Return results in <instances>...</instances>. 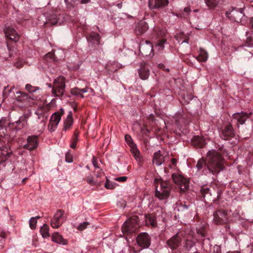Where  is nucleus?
I'll return each mask as SVG.
<instances>
[{"instance_id":"1","label":"nucleus","mask_w":253,"mask_h":253,"mask_svg":"<svg viewBox=\"0 0 253 253\" xmlns=\"http://www.w3.org/2000/svg\"><path fill=\"white\" fill-rule=\"evenodd\" d=\"M223 158L219 152L214 150H210L207 153L206 160L203 158L199 159L196 168L198 170H201L207 166L210 172L216 174L223 169Z\"/></svg>"},{"instance_id":"2","label":"nucleus","mask_w":253,"mask_h":253,"mask_svg":"<svg viewBox=\"0 0 253 253\" xmlns=\"http://www.w3.org/2000/svg\"><path fill=\"white\" fill-rule=\"evenodd\" d=\"M156 196L161 200L167 198L169 196L170 187L169 183L161 179L155 180Z\"/></svg>"},{"instance_id":"3","label":"nucleus","mask_w":253,"mask_h":253,"mask_svg":"<svg viewBox=\"0 0 253 253\" xmlns=\"http://www.w3.org/2000/svg\"><path fill=\"white\" fill-rule=\"evenodd\" d=\"M65 86V77L59 76L54 80L53 83L51 91L52 95L55 97L62 96L64 93Z\"/></svg>"},{"instance_id":"4","label":"nucleus","mask_w":253,"mask_h":253,"mask_svg":"<svg viewBox=\"0 0 253 253\" xmlns=\"http://www.w3.org/2000/svg\"><path fill=\"white\" fill-rule=\"evenodd\" d=\"M229 217L227 211L219 210L213 213V222L216 224H224L229 222Z\"/></svg>"},{"instance_id":"5","label":"nucleus","mask_w":253,"mask_h":253,"mask_svg":"<svg viewBox=\"0 0 253 253\" xmlns=\"http://www.w3.org/2000/svg\"><path fill=\"white\" fill-rule=\"evenodd\" d=\"M138 227L137 218L134 217L126 220L122 226V230L124 234H129L136 231Z\"/></svg>"},{"instance_id":"6","label":"nucleus","mask_w":253,"mask_h":253,"mask_svg":"<svg viewBox=\"0 0 253 253\" xmlns=\"http://www.w3.org/2000/svg\"><path fill=\"white\" fill-rule=\"evenodd\" d=\"M64 211L59 210L54 214L51 220V226L54 228H58L65 221L66 217L64 216Z\"/></svg>"},{"instance_id":"7","label":"nucleus","mask_w":253,"mask_h":253,"mask_svg":"<svg viewBox=\"0 0 253 253\" xmlns=\"http://www.w3.org/2000/svg\"><path fill=\"white\" fill-rule=\"evenodd\" d=\"M200 191L202 197L206 203L208 201H213L214 199L212 198L213 195H215L217 193V192L211 186L210 187L203 186L201 187Z\"/></svg>"},{"instance_id":"8","label":"nucleus","mask_w":253,"mask_h":253,"mask_svg":"<svg viewBox=\"0 0 253 253\" xmlns=\"http://www.w3.org/2000/svg\"><path fill=\"white\" fill-rule=\"evenodd\" d=\"M235 132L231 124H228L223 126L220 131V137L225 140H227L235 136Z\"/></svg>"},{"instance_id":"9","label":"nucleus","mask_w":253,"mask_h":253,"mask_svg":"<svg viewBox=\"0 0 253 253\" xmlns=\"http://www.w3.org/2000/svg\"><path fill=\"white\" fill-rule=\"evenodd\" d=\"M172 178L174 182L177 184L181 189L184 190L189 187L188 180L181 175L178 173H174L172 175Z\"/></svg>"},{"instance_id":"10","label":"nucleus","mask_w":253,"mask_h":253,"mask_svg":"<svg viewBox=\"0 0 253 253\" xmlns=\"http://www.w3.org/2000/svg\"><path fill=\"white\" fill-rule=\"evenodd\" d=\"M249 117L250 115L243 111L235 113L232 115L233 120L235 121L238 127H239L240 125H244Z\"/></svg>"},{"instance_id":"11","label":"nucleus","mask_w":253,"mask_h":253,"mask_svg":"<svg viewBox=\"0 0 253 253\" xmlns=\"http://www.w3.org/2000/svg\"><path fill=\"white\" fill-rule=\"evenodd\" d=\"M136 241L138 246L143 248H147L151 244V238L145 232L140 234L136 238Z\"/></svg>"},{"instance_id":"12","label":"nucleus","mask_w":253,"mask_h":253,"mask_svg":"<svg viewBox=\"0 0 253 253\" xmlns=\"http://www.w3.org/2000/svg\"><path fill=\"white\" fill-rule=\"evenodd\" d=\"M226 16L231 21L239 22L244 16L242 11L234 8L231 11H227L225 13Z\"/></svg>"},{"instance_id":"13","label":"nucleus","mask_w":253,"mask_h":253,"mask_svg":"<svg viewBox=\"0 0 253 253\" xmlns=\"http://www.w3.org/2000/svg\"><path fill=\"white\" fill-rule=\"evenodd\" d=\"M4 32L6 37L9 38L10 40L15 42H17L19 41L20 36L11 26H8L5 27L4 29Z\"/></svg>"},{"instance_id":"14","label":"nucleus","mask_w":253,"mask_h":253,"mask_svg":"<svg viewBox=\"0 0 253 253\" xmlns=\"http://www.w3.org/2000/svg\"><path fill=\"white\" fill-rule=\"evenodd\" d=\"M181 241V237L179 233H177L167 241V244L172 250H174L178 247Z\"/></svg>"},{"instance_id":"15","label":"nucleus","mask_w":253,"mask_h":253,"mask_svg":"<svg viewBox=\"0 0 253 253\" xmlns=\"http://www.w3.org/2000/svg\"><path fill=\"white\" fill-rule=\"evenodd\" d=\"M153 50L152 44L147 41L145 43H141L139 46V51L144 56L150 55Z\"/></svg>"},{"instance_id":"16","label":"nucleus","mask_w":253,"mask_h":253,"mask_svg":"<svg viewBox=\"0 0 253 253\" xmlns=\"http://www.w3.org/2000/svg\"><path fill=\"white\" fill-rule=\"evenodd\" d=\"M38 145V136L37 135L30 136L27 138V143L24 145V148L31 150L37 147Z\"/></svg>"},{"instance_id":"17","label":"nucleus","mask_w":253,"mask_h":253,"mask_svg":"<svg viewBox=\"0 0 253 253\" xmlns=\"http://www.w3.org/2000/svg\"><path fill=\"white\" fill-rule=\"evenodd\" d=\"M168 0H149V6L151 9H156L166 6L168 4Z\"/></svg>"},{"instance_id":"18","label":"nucleus","mask_w":253,"mask_h":253,"mask_svg":"<svg viewBox=\"0 0 253 253\" xmlns=\"http://www.w3.org/2000/svg\"><path fill=\"white\" fill-rule=\"evenodd\" d=\"M165 162V157L161 154L160 150L154 153L153 163L157 166L161 165Z\"/></svg>"},{"instance_id":"19","label":"nucleus","mask_w":253,"mask_h":253,"mask_svg":"<svg viewBox=\"0 0 253 253\" xmlns=\"http://www.w3.org/2000/svg\"><path fill=\"white\" fill-rule=\"evenodd\" d=\"M148 28L147 24L144 21L138 22L135 28V32L137 35H141L144 33Z\"/></svg>"},{"instance_id":"20","label":"nucleus","mask_w":253,"mask_h":253,"mask_svg":"<svg viewBox=\"0 0 253 253\" xmlns=\"http://www.w3.org/2000/svg\"><path fill=\"white\" fill-rule=\"evenodd\" d=\"M52 241L55 243L62 245H66L68 244V241L64 239L62 236L60 235L58 233H54L52 235Z\"/></svg>"},{"instance_id":"21","label":"nucleus","mask_w":253,"mask_h":253,"mask_svg":"<svg viewBox=\"0 0 253 253\" xmlns=\"http://www.w3.org/2000/svg\"><path fill=\"white\" fill-rule=\"evenodd\" d=\"M138 73L141 79L146 80L149 76V69L145 65H141L140 68L138 70Z\"/></svg>"},{"instance_id":"22","label":"nucleus","mask_w":253,"mask_h":253,"mask_svg":"<svg viewBox=\"0 0 253 253\" xmlns=\"http://www.w3.org/2000/svg\"><path fill=\"white\" fill-rule=\"evenodd\" d=\"M146 224L153 227L157 226L156 217L154 213L148 214L145 215Z\"/></svg>"},{"instance_id":"23","label":"nucleus","mask_w":253,"mask_h":253,"mask_svg":"<svg viewBox=\"0 0 253 253\" xmlns=\"http://www.w3.org/2000/svg\"><path fill=\"white\" fill-rule=\"evenodd\" d=\"M73 123V119L72 117V112H69V114L64 122V126L63 129L65 131H66L69 129Z\"/></svg>"},{"instance_id":"24","label":"nucleus","mask_w":253,"mask_h":253,"mask_svg":"<svg viewBox=\"0 0 253 253\" xmlns=\"http://www.w3.org/2000/svg\"><path fill=\"white\" fill-rule=\"evenodd\" d=\"M192 143L195 146L202 147L205 144V140L203 137L196 135L194 136L192 139Z\"/></svg>"},{"instance_id":"25","label":"nucleus","mask_w":253,"mask_h":253,"mask_svg":"<svg viewBox=\"0 0 253 253\" xmlns=\"http://www.w3.org/2000/svg\"><path fill=\"white\" fill-rule=\"evenodd\" d=\"M196 58L199 62H206L208 58V52L205 50L200 48L199 55Z\"/></svg>"},{"instance_id":"26","label":"nucleus","mask_w":253,"mask_h":253,"mask_svg":"<svg viewBox=\"0 0 253 253\" xmlns=\"http://www.w3.org/2000/svg\"><path fill=\"white\" fill-rule=\"evenodd\" d=\"M15 124L16 125V127H17L18 129L23 128L26 124V117L25 116L20 117L19 120L15 122Z\"/></svg>"},{"instance_id":"27","label":"nucleus","mask_w":253,"mask_h":253,"mask_svg":"<svg viewBox=\"0 0 253 253\" xmlns=\"http://www.w3.org/2000/svg\"><path fill=\"white\" fill-rule=\"evenodd\" d=\"M40 232L43 238H46L49 237V227L46 225L44 224L42 226L40 229Z\"/></svg>"},{"instance_id":"28","label":"nucleus","mask_w":253,"mask_h":253,"mask_svg":"<svg viewBox=\"0 0 253 253\" xmlns=\"http://www.w3.org/2000/svg\"><path fill=\"white\" fill-rule=\"evenodd\" d=\"M62 113L58 112L54 113L50 118V121L55 124H58L61 118Z\"/></svg>"},{"instance_id":"29","label":"nucleus","mask_w":253,"mask_h":253,"mask_svg":"<svg viewBox=\"0 0 253 253\" xmlns=\"http://www.w3.org/2000/svg\"><path fill=\"white\" fill-rule=\"evenodd\" d=\"M38 120L40 123L41 127L42 128H44L47 120V116L43 114H41L38 117Z\"/></svg>"},{"instance_id":"30","label":"nucleus","mask_w":253,"mask_h":253,"mask_svg":"<svg viewBox=\"0 0 253 253\" xmlns=\"http://www.w3.org/2000/svg\"><path fill=\"white\" fill-rule=\"evenodd\" d=\"M86 181L88 184L92 185H100L101 184V181L95 180L91 175L87 177Z\"/></svg>"},{"instance_id":"31","label":"nucleus","mask_w":253,"mask_h":253,"mask_svg":"<svg viewBox=\"0 0 253 253\" xmlns=\"http://www.w3.org/2000/svg\"><path fill=\"white\" fill-rule=\"evenodd\" d=\"M79 133V132L77 130H76L74 132L73 138L72 139V143L70 145L72 148L75 149L76 147L77 142L78 141Z\"/></svg>"},{"instance_id":"32","label":"nucleus","mask_w":253,"mask_h":253,"mask_svg":"<svg viewBox=\"0 0 253 253\" xmlns=\"http://www.w3.org/2000/svg\"><path fill=\"white\" fill-rule=\"evenodd\" d=\"M194 245L195 243L193 241L187 240L184 245V248L188 252H190L194 248Z\"/></svg>"},{"instance_id":"33","label":"nucleus","mask_w":253,"mask_h":253,"mask_svg":"<svg viewBox=\"0 0 253 253\" xmlns=\"http://www.w3.org/2000/svg\"><path fill=\"white\" fill-rule=\"evenodd\" d=\"M205 1L207 5L210 8L215 7L219 2V0H205Z\"/></svg>"},{"instance_id":"34","label":"nucleus","mask_w":253,"mask_h":253,"mask_svg":"<svg viewBox=\"0 0 253 253\" xmlns=\"http://www.w3.org/2000/svg\"><path fill=\"white\" fill-rule=\"evenodd\" d=\"M125 140L127 143V144L131 148H136V145L133 141V140L130 136V135L128 134H126L125 137Z\"/></svg>"},{"instance_id":"35","label":"nucleus","mask_w":253,"mask_h":253,"mask_svg":"<svg viewBox=\"0 0 253 253\" xmlns=\"http://www.w3.org/2000/svg\"><path fill=\"white\" fill-rule=\"evenodd\" d=\"M232 216L234 219H232V220L236 221L239 220L241 217L240 210L239 209H236L232 213Z\"/></svg>"},{"instance_id":"36","label":"nucleus","mask_w":253,"mask_h":253,"mask_svg":"<svg viewBox=\"0 0 253 253\" xmlns=\"http://www.w3.org/2000/svg\"><path fill=\"white\" fill-rule=\"evenodd\" d=\"M116 184L112 181H110L107 178L106 182L105 184V187L108 189H114L116 187Z\"/></svg>"},{"instance_id":"37","label":"nucleus","mask_w":253,"mask_h":253,"mask_svg":"<svg viewBox=\"0 0 253 253\" xmlns=\"http://www.w3.org/2000/svg\"><path fill=\"white\" fill-rule=\"evenodd\" d=\"M133 153H134V157L137 161L138 162L139 164L141 163V159L140 156L139 152L138 150L136 148H133Z\"/></svg>"},{"instance_id":"38","label":"nucleus","mask_w":253,"mask_h":253,"mask_svg":"<svg viewBox=\"0 0 253 253\" xmlns=\"http://www.w3.org/2000/svg\"><path fill=\"white\" fill-rule=\"evenodd\" d=\"M37 223V220H36V218L35 217H32L30 218L29 220V225L30 227L32 229H34L36 227V224Z\"/></svg>"},{"instance_id":"39","label":"nucleus","mask_w":253,"mask_h":253,"mask_svg":"<svg viewBox=\"0 0 253 253\" xmlns=\"http://www.w3.org/2000/svg\"><path fill=\"white\" fill-rule=\"evenodd\" d=\"M57 125V124H55V123L52 122V121L50 120L48 126V129L50 132H53L56 128Z\"/></svg>"},{"instance_id":"40","label":"nucleus","mask_w":253,"mask_h":253,"mask_svg":"<svg viewBox=\"0 0 253 253\" xmlns=\"http://www.w3.org/2000/svg\"><path fill=\"white\" fill-rule=\"evenodd\" d=\"M167 40L166 39H162L160 40L157 44V46L159 47V49H163L164 48V44L166 43Z\"/></svg>"},{"instance_id":"41","label":"nucleus","mask_w":253,"mask_h":253,"mask_svg":"<svg viewBox=\"0 0 253 253\" xmlns=\"http://www.w3.org/2000/svg\"><path fill=\"white\" fill-rule=\"evenodd\" d=\"M89 224V223L88 222H84L83 223H81L77 227V229L79 230L82 231L85 229L87 226Z\"/></svg>"},{"instance_id":"42","label":"nucleus","mask_w":253,"mask_h":253,"mask_svg":"<svg viewBox=\"0 0 253 253\" xmlns=\"http://www.w3.org/2000/svg\"><path fill=\"white\" fill-rule=\"evenodd\" d=\"M26 89L30 92H35L37 88L35 86H32L31 84H27L25 86Z\"/></svg>"},{"instance_id":"43","label":"nucleus","mask_w":253,"mask_h":253,"mask_svg":"<svg viewBox=\"0 0 253 253\" xmlns=\"http://www.w3.org/2000/svg\"><path fill=\"white\" fill-rule=\"evenodd\" d=\"M6 128L1 125H0V137H4L6 136Z\"/></svg>"},{"instance_id":"44","label":"nucleus","mask_w":253,"mask_h":253,"mask_svg":"<svg viewBox=\"0 0 253 253\" xmlns=\"http://www.w3.org/2000/svg\"><path fill=\"white\" fill-rule=\"evenodd\" d=\"M49 22L51 25H55L57 23V16L55 15H53L51 16V18L49 19Z\"/></svg>"},{"instance_id":"45","label":"nucleus","mask_w":253,"mask_h":253,"mask_svg":"<svg viewBox=\"0 0 253 253\" xmlns=\"http://www.w3.org/2000/svg\"><path fill=\"white\" fill-rule=\"evenodd\" d=\"M21 96H18L17 98V100L18 101H24L25 99H27L28 95L25 93H21Z\"/></svg>"},{"instance_id":"46","label":"nucleus","mask_w":253,"mask_h":253,"mask_svg":"<svg viewBox=\"0 0 253 253\" xmlns=\"http://www.w3.org/2000/svg\"><path fill=\"white\" fill-rule=\"evenodd\" d=\"M127 179V177L126 176H121L117 178H115L114 179L115 180L119 181V182H124L126 181Z\"/></svg>"},{"instance_id":"47","label":"nucleus","mask_w":253,"mask_h":253,"mask_svg":"<svg viewBox=\"0 0 253 253\" xmlns=\"http://www.w3.org/2000/svg\"><path fill=\"white\" fill-rule=\"evenodd\" d=\"M71 92L72 94L75 95L80 94V91H79V89L78 88H73L71 90Z\"/></svg>"},{"instance_id":"48","label":"nucleus","mask_w":253,"mask_h":253,"mask_svg":"<svg viewBox=\"0 0 253 253\" xmlns=\"http://www.w3.org/2000/svg\"><path fill=\"white\" fill-rule=\"evenodd\" d=\"M45 58L46 59L49 58L50 59H51V60L53 59V58H54V53L51 52H48V53H47L45 55Z\"/></svg>"},{"instance_id":"49","label":"nucleus","mask_w":253,"mask_h":253,"mask_svg":"<svg viewBox=\"0 0 253 253\" xmlns=\"http://www.w3.org/2000/svg\"><path fill=\"white\" fill-rule=\"evenodd\" d=\"M92 37V38L96 40L98 42H99L100 37L98 34L94 33Z\"/></svg>"},{"instance_id":"50","label":"nucleus","mask_w":253,"mask_h":253,"mask_svg":"<svg viewBox=\"0 0 253 253\" xmlns=\"http://www.w3.org/2000/svg\"><path fill=\"white\" fill-rule=\"evenodd\" d=\"M92 162V164H93V165L94 167V168L95 169H99V167L97 166V160L95 158V157H93Z\"/></svg>"},{"instance_id":"51","label":"nucleus","mask_w":253,"mask_h":253,"mask_svg":"<svg viewBox=\"0 0 253 253\" xmlns=\"http://www.w3.org/2000/svg\"><path fill=\"white\" fill-rule=\"evenodd\" d=\"M66 161L68 163H71L73 161L71 156L69 154H66Z\"/></svg>"},{"instance_id":"52","label":"nucleus","mask_w":253,"mask_h":253,"mask_svg":"<svg viewBox=\"0 0 253 253\" xmlns=\"http://www.w3.org/2000/svg\"><path fill=\"white\" fill-rule=\"evenodd\" d=\"M103 174H104V173L102 171V169H99L97 171V174H96V176L97 177H101L103 176Z\"/></svg>"},{"instance_id":"53","label":"nucleus","mask_w":253,"mask_h":253,"mask_svg":"<svg viewBox=\"0 0 253 253\" xmlns=\"http://www.w3.org/2000/svg\"><path fill=\"white\" fill-rule=\"evenodd\" d=\"M23 63L21 61L17 62L14 64V66L18 68H21L23 66Z\"/></svg>"},{"instance_id":"54","label":"nucleus","mask_w":253,"mask_h":253,"mask_svg":"<svg viewBox=\"0 0 253 253\" xmlns=\"http://www.w3.org/2000/svg\"><path fill=\"white\" fill-rule=\"evenodd\" d=\"M159 68L162 69L167 72L169 71V69L168 68H166L165 65L163 64H160L159 65Z\"/></svg>"},{"instance_id":"55","label":"nucleus","mask_w":253,"mask_h":253,"mask_svg":"<svg viewBox=\"0 0 253 253\" xmlns=\"http://www.w3.org/2000/svg\"><path fill=\"white\" fill-rule=\"evenodd\" d=\"M79 91H80V92H82L83 93H85L88 91V88H84L83 89H79Z\"/></svg>"},{"instance_id":"56","label":"nucleus","mask_w":253,"mask_h":253,"mask_svg":"<svg viewBox=\"0 0 253 253\" xmlns=\"http://www.w3.org/2000/svg\"><path fill=\"white\" fill-rule=\"evenodd\" d=\"M184 11L188 14L191 11V9L189 7H187L184 9Z\"/></svg>"},{"instance_id":"57","label":"nucleus","mask_w":253,"mask_h":253,"mask_svg":"<svg viewBox=\"0 0 253 253\" xmlns=\"http://www.w3.org/2000/svg\"><path fill=\"white\" fill-rule=\"evenodd\" d=\"M90 0H82L81 3L82 4H85L90 2Z\"/></svg>"},{"instance_id":"58","label":"nucleus","mask_w":253,"mask_h":253,"mask_svg":"<svg viewBox=\"0 0 253 253\" xmlns=\"http://www.w3.org/2000/svg\"><path fill=\"white\" fill-rule=\"evenodd\" d=\"M1 154L3 155V156H5V157L6 156H9V153H8V152H6V153H4L2 151L1 152Z\"/></svg>"},{"instance_id":"59","label":"nucleus","mask_w":253,"mask_h":253,"mask_svg":"<svg viewBox=\"0 0 253 253\" xmlns=\"http://www.w3.org/2000/svg\"><path fill=\"white\" fill-rule=\"evenodd\" d=\"M171 161H172V163L173 165H175V164L176 163L177 160H176V159L173 158L172 159Z\"/></svg>"},{"instance_id":"60","label":"nucleus","mask_w":253,"mask_h":253,"mask_svg":"<svg viewBox=\"0 0 253 253\" xmlns=\"http://www.w3.org/2000/svg\"><path fill=\"white\" fill-rule=\"evenodd\" d=\"M122 5H123L122 3H119L117 5L118 7L119 8H121L122 7Z\"/></svg>"},{"instance_id":"61","label":"nucleus","mask_w":253,"mask_h":253,"mask_svg":"<svg viewBox=\"0 0 253 253\" xmlns=\"http://www.w3.org/2000/svg\"><path fill=\"white\" fill-rule=\"evenodd\" d=\"M188 39H186L185 40L183 41V42H186V43H188Z\"/></svg>"},{"instance_id":"62","label":"nucleus","mask_w":253,"mask_h":253,"mask_svg":"<svg viewBox=\"0 0 253 253\" xmlns=\"http://www.w3.org/2000/svg\"><path fill=\"white\" fill-rule=\"evenodd\" d=\"M251 23H252V27H253V18L251 20Z\"/></svg>"},{"instance_id":"63","label":"nucleus","mask_w":253,"mask_h":253,"mask_svg":"<svg viewBox=\"0 0 253 253\" xmlns=\"http://www.w3.org/2000/svg\"><path fill=\"white\" fill-rule=\"evenodd\" d=\"M227 253H239L238 252H227Z\"/></svg>"},{"instance_id":"64","label":"nucleus","mask_w":253,"mask_h":253,"mask_svg":"<svg viewBox=\"0 0 253 253\" xmlns=\"http://www.w3.org/2000/svg\"><path fill=\"white\" fill-rule=\"evenodd\" d=\"M35 217L36 218V220H37V219H39V218H40L41 217V216H36V217Z\"/></svg>"}]
</instances>
